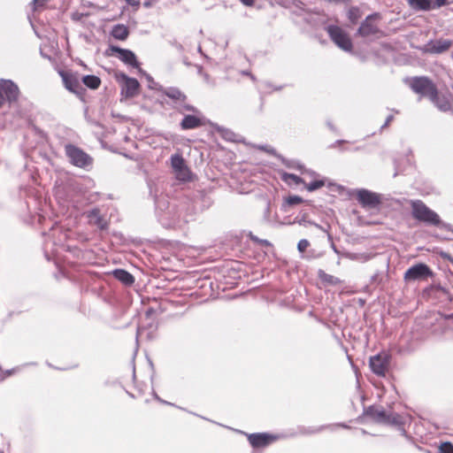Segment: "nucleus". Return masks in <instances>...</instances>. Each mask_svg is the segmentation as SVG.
Here are the masks:
<instances>
[{
    "label": "nucleus",
    "mask_w": 453,
    "mask_h": 453,
    "mask_svg": "<svg viewBox=\"0 0 453 453\" xmlns=\"http://www.w3.org/2000/svg\"><path fill=\"white\" fill-rule=\"evenodd\" d=\"M154 202L157 220L165 228L175 227L181 222L189 221L188 215L184 212L185 204L170 203L165 197H156Z\"/></svg>",
    "instance_id": "1"
},
{
    "label": "nucleus",
    "mask_w": 453,
    "mask_h": 453,
    "mask_svg": "<svg viewBox=\"0 0 453 453\" xmlns=\"http://www.w3.org/2000/svg\"><path fill=\"white\" fill-rule=\"evenodd\" d=\"M363 415L373 422L400 427L403 425V418L395 411H387L383 407L375 404L364 407Z\"/></svg>",
    "instance_id": "2"
},
{
    "label": "nucleus",
    "mask_w": 453,
    "mask_h": 453,
    "mask_svg": "<svg viewBox=\"0 0 453 453\" xmlns=\"http://www.w3.org/2000/svg\"><path fill=\"white\" fill-rule=\"evenodd\" d=\"M411 216L414 219L422 222L427 226H434L440 227L441 226L442 220L439 214L429 208L421 200H411Z\"/></svg>",
    "instance_id": "3"
},
{
    "label": "nucleus",
    "mask_w": 453,
    "mask_h": 453,
    "mask_svg": "<svg viewBox=\"0 0 453 453\" xmlns=\"http://www.w3.org/2000/svg\"><path fill=\"white\" fill-rule=\"evenodd\" d=\"M114 77L121 85V96L126 98H133L139 94L141 84L136 78L129 77L120 71L116 72Z\"/></svg>",
    "instance_id": "4"
},
{
    "label": "nucleus",
    "mask_w": 453,
    "mask_h": 453,
    "mask_svg": "<svg viewBox=\"0 0 453 453\" xmlns=\"http://www.w3.org/2000/svg\"><path fill=\"white\" fill-rule=\"evenodd\" d=\"M65 150L67 157L73 165L86 169L92 165L93 158L78 146L68 143L65 146Z\"/></svg>",
    "instance_id": "5"
},
{
    "label": "nucleus",
    "mask_w": 453,
    "mask_h": 453,
    "mask_svg": "<svg viewBox=\"0 0 453 453\" xmlns=\"http://www.w3.org/2000/svg\"><path fill=\"white\" fill-rule=\"evenodd\" d=\"M326 30L332 42L344 51H351L353 49L352 41L346 31L337 25H328Z\"/></svg>",
    "instance_id": "6"
},
{
    "label": "nucleus",
    "mask_w": 453,
    "mask_h": 453,
    "mask_svg": "<svg viewBox=\"0 0 453 453\" xmlns=\"http://www.w3.org/2000/svg\"><path fill=\"white\" fill-rule=\"evenodd\" d=\"M381 19L380 12H372L365 17V19L360 23L355 35L366 38L368 36L376 35L380 34V28L379 27L377 21Z\"/></svg>",
    "instance_id": "7"
},
{
    "label": "nucleus",
    "mask_w": 453,
    "mask_h": 453,
    "mask_svg": "<svg viewBox=\"0 0 453 453\" xmlns=\"http://www.w3.org/2000/svg\"><path fill=\"white\" fill-rule=\"evenodd\" d=\"M411 88L417 94L430 99L437 95V88L433 81L426 76H416L412 78Z\"/></svg>",
    "instance_id": "8"
},
{
    "label": "nucleus",
    "mask_w": 453,
    "mask_h": 453,
    "mask_svg": "<svg viewBox=\"0 0 453 453\" xmlns=\"http://www.w3.org/2000/svg\"><path fill=\"white\" fill-rule=\"evenodd\" d=\"M114 54H116L119 59L125 65L136 69L140 68L141 63L138 61L136 55L133 50L111 44L105 50V55L111 56Z\"/></svg>",
    "instance_id": "9"
},
{
    "label": "nucleus",
    "mask_w": 453,
    "mask_h": 453,
    "mask_svg": "<svg viewBox=\"0 0 453 453\" xmlns=\"http://www.w3.org/2000/svg\"><path fill=\"white\" fill-rule=\"evenodd\" d=\"M391 355L385 351H380L369 358V366L371 371L380 377H385L390 366Z\"/></svg>",
    "instance_id": "10"
},
{
    "label": "nucleus",
    "mask_w": 453,
    "mask_h": 453,
    "mask_svg": "<svg viewBox=\"0 0 453 453\" xmlns=\"http://www.w3.org/2000/svg\"><path fill=\"white\" fill-rule=\"evenodd\" d=\"M356 198L358 203L365 209H376L382 203V195L366 188L357 190Z\"/></svg>",
    "instance_id": "11"
},
{
    "label": "nucleus",
    "mask_w": 453,
    "mask_h": 453,
    "mask_svg": "<svg viewBox=\"0 0 453 453\" xmlns=\"http://www.w3.org/2000/svg\"><path fill=\"white\" fill-rule=\"evenodd\" d=\"M239 432L247 436L249 443L255 450L258 449L266 448L278 439L277 435L265 432L252 434H248L243 431Z\"/></svg>",
    "instance_id": "12"
},
{
    "label": "nucleus",
    "mask_w": 453,
    "mask_h": 453,
    "mask_svg": "<svg viewBox=\"0 0 453 453\" xmlns=\"http://www.w3.org/2000/svg\"><path fill=\"white\" fill-rule=\"evenodd\" d=\"M434 275L432 269L425 263H418L407 269L404 273L406 281H414L427 279Z\"/></svg>",
    "instance_id": "13"
},
{
    "label": "nucleus",
    "mask_w": 453,
    "mask_h": 453,
    "mask_svg": "<svg viewBox=\"0 0 453 453\" xmlns=\"http://www.w3.org/2000/svg\"><path fill=\"white\" fill-rule=\"evenodd\" d=\"M59 75L62 78L65 88L82 99L86 93V88L81 85L77 76L70 72L63 70L59 71Z\"/></svg>",
    "instance_id": "14"
},
{
    "label": "nucleus",
    "mask_w": 453,
    "mask_h": 453,
    "mask_svg": "<svg viewBox=\"0 0 453 453\" xmlns=\"http://www.w3.org/2000/svg\"><path fill=\"white\" fill-rule=\"evenodd\" d=\"M409 6L416 12H430L449 4V0H406Z\"/></svg>",
    "instance_id": "15"
},
{
    "label": "nucleus",
    "mask_w": 453,
    "mask_h": 453,
    "mask_svg": "<svg viewBox=\"0 0 453 453\" xmlns=\"http://www.w3.org/2000/svg\"><path fill=\"white\" fill-rule=\"evenodd\" d=\"M208 119L200 112L195 114H184L180 127L181 130H191L203 127L208 123Z\"/></svg>",
    "instance_id": "16"
},
{
    "label": "nucleus",
    "mask_w": 453,
    "mask_h": 453,
    "mask_svg": "<svg viewBox=\"0 0 453 453\" xmlns=\"http://www.w3.org/2000/svg\"><path fill=\"white\" fill-rule=\"evenodd\" d=\"M191 202L195 213L208 209L212 203L211 196L205 190L194 191L192 194Z\"/></svg>",
    "instance_id": "17"
},
{
    "label": "nucleus",
    "mask_w": 453,
    "mask_h": 453,
    "mask_svg": "<svg viewBox=\"0 0 453 453\" xmlns=\"http://www.w3.org/2000/svg\"><path fill=\"white\" fill-rule=\"evenodd\" d=\"M0 91L9 104L15 103L19 99V89L12 80H0Z\"/></svg>",
    "instance_id": "18"
},
{
    "label": "nucleus",
    "mask_w": 453,
    "mask_h": 453,
    "mask_svg": "<svg viewBox=\"0 0 453 453\" xmlns=\"http://www.w3.org/2000/svg\"><path fill=\"white\" fill-rule=\"evenodd\" d=\"M452 41L449 39H437L428 41L422 48L423 52L429 54H441L449 50Z\"/></svg>",
    "instance_id": "19"
},
{
    "label": "nucleus",
    "mask_w": 453,
    "mask_h": 453,
    "mask_svg": "<svg viewBox=\"0 0 453 453\" xmlns=\"http://www.w3.org/2000/svg\"><path fill=\"white\" fill-rule=\"evenodd\" d=\"M336 427H342V428H345V429H349L350 428V426H348L345 423H336V424H333V425H321V426H298L297 430H298V434H302V435H311V434H316L321 433L325 429H330L331 431H334V429Z\"/></svg>",
    "instance_id": "20"
},
{
    "label": "nucleus",
    "mask_w": 453,
    "mask_h": 453,
    "mask_svg": "<svg viewBox=\"0 0 453 453\" xmlns=\"http://www.w3.org/2000/svg\"><path fill=\"white\" fill-rule=\"evenodd\" d=\"M156 90L173 100L175 104H181L187 100V96L176 87H163L158 85Z\"/></svg>",
    "instance_id": "21"
},
{
    "label": "nucleus",
    "mask_w": 453,
    "mask_h": 453,
    "mask_svg": "<svg viewBox=\"0 0 453 453\" xmlns=\"http://www.w3.org/2000/svg\"><path fill=\"white\" fill-rule=\"evenodd\" d=\"M208 124L226 141L227 142H239V135L233 132L231 129L226 128L218 125L217 123H213L211 121H208Z\"/></svg>",
    "instance_id": "22"
},
{
    "label": "nucleus",
    "mask_w": 453,
    "mask_h": 453,
    "mask_svg": "<svg viewBox=\"0 0 453 453\" xmlns=\"http://www.w3.org/2000/svg\"><path fill=\"white\" fill-rule=\"evenodd\" d=\"M114 279L121 282L125 286H132L134 282V277L126 269L117 268L111 272Z\"/></svg>",
    "instance_id": "23"
},
{
    "label": "nucleus",
    "mask_w": 453,
    "mask_h": 453,
    "mask_svg": "<svg viewBox=\"0 0 453 453\" xmlns=\"http://www.w3.org/2000/svg\"><path fill=\"white\" fill-rule=\"evenodd\" d=\"M130 31L127 26L124 24H116L111 27V35L119 41H126L129 36Z\"/></svg>",
    "instance_id": "24"
},
{
    "label": "nucleus",
    "mask_w": 453,
    "mask_h": 453,
    "mask_svg": "<svg viewBox=\"0 0 453 453\" xmlns=\"http://www.w3.org/2000/svg\"><path fill=\"white\" fill-rule=\"evenodd\" d=\"M293 223H297L300 226H314L318 229H319V230H321L323 232L327 233V230L326 228H324L322 226H320V225L317 224L316 222L309 219H308V214L306 212L300 213L299 215H297L295 218Z\"/></svg>",
    "instance_id": "25"
},
{
    "label": "nucleus",
    "mask_w": 453,
    "mask_h": 453,
    "mask_svg": "<svg viewBox=\"0 0 453 453\" xmlns=\"http://www.w3.org/2000/svg\"><path fill=\"white\" fill-rule=\"evenodd\" d=\"M430 100L434 103V104L443 112L451 111V104L450 102L444 96H440L439 91L437 90L436 97H430Z\"/></svg>",
    "instance_id": "26"
},
{
    "label": "nucleus",
    "mask_w": 453,
    "mask_h": 453,
    "mask_svg": "<svg viewBox=\"0 0 453 453\" xmlns=\"http://www.w3.org/2000/svg\"><path fill=\"white\" fill-rule=\"evenodd\" d=\"M304 200L303 197L297 195H290L287 197H285L282 204H281V210L285 212L288 211V209L290 207L296 206L297 204H300L303 203Z\"/></svg>",
    "instance_id": "27"
},
{
    "label": "nucleus",
    "mask_w": 453,
    "mask_h": 453,
    "mask_svg": "<svg viewBox=\"0 0 453 453\" xmlns=\"http://www.w3.org/2000/svg\"><path fill=\"white\" fill-rule=\"evenodd\" d=\"M82 83L90 89H97L101 85V79L94 74H87L81 78Z\"/></svg>",
    "instance_id": "28"
},
{
    "label": "nucleus",
    "mask_w": 453,
    "mask_h": 453,
    "mask_svg": "<svg viewBox=\"0 0 453 453\" xmlns=\"http://www.w3.org/2000/svg\"><path fill=\"white\" fill-rule=\"evenodd\" d=\"M318 277L322 282L330 286H337L342 283V280L339 278L326 273L322 269L318 271Z\"/></svg>",
    "instance_id": "29"
},
{
    "label": "nucleus",
    "mask_w": 453,
    "mask_h": 453,
    "mask_svg": "<svg viewBox=\"0 0 453 453\" xmlns=\"http://www.w3.org/2000/svg\"><path fill=\"white\" fill-rule=\"evenodd\" d=\"M362 12L358 6H351L347 12V18L351 24H357Z\"/></svg>",
    "instance_id": "30"
},
{
    "label": "nucleus",
    "mask_w": 453,
    "mask_h": 453,
    "mask_svg": "<svg viewBox=\"0 0 453 453\" xmlns=\"http://www.w3.org/2000/svg\"><path fill=\"white\" fill-rule=\"evenodd\" d=\"M171 164L174 172L184 168L187 165L185 159L180 154H174L171 157Z\"/></svg>",
    "instance_id": "31"
},
{
    "label": "nucleus",
    "mask_w": 453,
    "mask_h": 453,
    "mask_svg": "<svg viewBox=\"0 0 453 453\" xmlns=\"http://www.w3.org/2000/svg\"><path fill=\"white\" fill-rule=\"evenodd\" d=\"M326 179L314 180L309 183L304 182V187L309 192H313L326 185Z\"/></svg>",
    "instance_id": "32"
},
{
    "label": "nucleus",
    "mask_w": 453,
    "mask_h": 453,
    "mask_svg": "<svg viewBox=\"0 0 453 453\" xmlns=\"http://www.w3.org/2000/svg\"><path fill=\"white\" fill-rule=\"evenodd\" d=\"M176 178L181 181H188L191 179V172L188 165L175 172Z\"/></svg>",
    "instance_id": "33"
},
{
    "label": "nucleus",
    "mask_w": 453,
    "mask_h": 453,
    "mask_svg": "<svg viewBox=\"0 0 453 453\" xmlns=\"http://www.w3.org/2000/svg\"><path fill=\"white\" fill-rule=\"evenodd\" d=\"M281 179L286 182L291 180L296 185L304 184L303 179L295 173L285 172L281 174Z\"/></svg>",
    "instance_id": "34"
},
{
    "label": "nucleus",
    "mask_w": 453,
    "mask_h": 453,
    "mask_svg": "<svg viewBox=\"0 0 453 453\" xmlns=\"http://www.w3.org/2000/svg\"><path fill=\"white\" fill-rule=\"evenodd\" d=\"M138 73H139L140 74L143 75V76L146 78V80H147V81H148V82H149V88H150V89H156V88H158V85H159V84H158V83H157V82L154 81L153 77H152L150 74H149L148 73H146V71H144L142 68H141V67H140V68L138 69Z\"/></svg>",
    "instance_id": "35"
},
{
    "label": "nucleus",
    "mask_w": 453,
    "mask_h": 453,
    "mask_svg": "<svg viewBox=\"0 0 453 453\" xmlns=\"http://www.w3.org/2000/svg\"><path fill=\"white\" fill-rule=\"evenodd\" d=\"M373 255L368 253H352L349 255V258L352 260H357L360 262L369 261Z\"/></svg>",
    "instance_id": "36"
},
{
    "label": "nucleus",
    "mask_w": 453,
    "mask_h": 453,
    "mask_svg": "<svg viewBox=\"0 0 453 453\" xmlns=\"http://www.w3.org/2000/svg\"><path fill=\"white\" fill-rule=\"evenodd\" d=\"M180 107L178 109V111L180 113H183V111H192L194 113H198V114H200V112H201L196 107H195L194 105L189 104H185V102L180 104Z\"/></svg>",
    "instance_id": "37"
},
{
    "label": "nucleus",
    "mask_w": 453,
    "mask_h": 453,
    "mask_svg": "<svg viewBox=\"0 0 453 453\" xmlns=\"http://www.w3.org/2000/svg\"><path fill=\"white\" fill-rule=\"evenodd\" d=\"M257 149L261 151H265L270 155H273L276 157H281L280 155H279L276 151V150L269 145H266V144H263V145H258L257 146Z\"/></svg>",
    "instance_id": "38"
},
{
    "label": "nucleus",
    "mask_w": 453,
    "mask_h": 453,
    "mask_svg": "<svg viewBox=\"0 0 453 453\" xmlns=\"http://www.w3.org/2000/svg\"><path fill=\"white\" fill-rule=\"evenodd\" d=\"M440 453H453V444L449 441L441 442L439 447Z\"/></svg>",
    "instance_id": "39"
},
{
    "label": "nucleus",
    "mask_w": 453,
    "mask_h": 453,
    "mask_svg": "<svg viewBox=\"0 0 453 453\" xmlns=\"http://www.w3.org/2000/svg\"><path fill=\"white\" fill-rule=\"evenodd\" d=\"M95 224L100 230H106L109 226V223L102 216H97V219L95 220Z\"/></svg>",
    "instance_id": "40"
},
{
    "label": "nucleus",
    "mask_w": 453,
    "mask_h": 453,
    "mask_svg": "<svg viewBox=\"0 0 453 453\" xmlns=\"http://www.w3.org/2000/svg\"><path fill=\"white\" fill-rule=\"evenodd\" d=\"M383 280V275L380 272H376L373 275L371 276L370 282L372 284L380 285Z\"/></svg>",
    "instance_id": "41"
},
{
    "label": "nucleus",
    "mask_w": 453,
    "mask_h": 453,
    "mask_svg": "<svg viewBox=\"0 0 453 453\" xmlns=\"http://www.w3.org/2000/svg\"><path fill=\"white\" fill-rule=\"evenodd\" d=\"M310 242L306 239H301L297 243V250L300 253H303L309 247Z\"/></svg>",
    "instance_id": "42"
},
{
    "label": "nucleus",
    "mask_w": 453,
    "mask_h": 453,
    "mask_svg": "<svg viewBox=\"0 0 453 453\" xmlns=\"http://www.w3.org/2000/svg\"><path fill=\"white\" fill-rule=\"evenodd\" d=\"M49 0H33L32 1V9L33 11H37L40 8L45 6Z\"/></svg>",
    "instance_id": "43"
},
{
    "label": "nucleus",
    "mask_w": 453,
    "mask_h": 453,
    "mask_svg": "<svg viewBox=\"0 0 453 453\" xmlns=\"http://www.w3.org/2000/svg\"><path fill=\"white\" fill-rule=\"evenodd\" d=\"M326 125L331 132L334 134H339V129L334 126L331 119H326Z\"/></svg>",
    "instance_id": "44"
},
{
    "label": "nucleus",
    "mask_w": 453,
    "mask_h": 453,
    "mask_svg": "<svg viewBox=\"0 0 453 453\" xmlns=\"http://www.w3.org/2000/svg\"><path fill=\"white\" fill-rule=\"evenodd\" d=\"M293 4L302 12H305V4L302 0H294Z\"/></svg>",
    "instance_id": "45"
},
{
    "label": "nucleus",
    "mask_w": 453,
    "mask_h": 453,
    "mask_svg": "<svg viewBox=\"0 0 453 453\" xmlns=\"http://www.w3.org/2000/svg\"><path fill=\"white\" fill-rule=\"evenodd\" d=\"M250 238L252 241H254L256 242H260L263 246H265V247L271 246V242L267 240H261L258 237L254 236V235H251Z\"/></svg>",
    "instance_id": "46"
},
{
    "label": "nucleus",
    "mask_w": 453,
    "mask_h": 453,
    "mask_svg": "<svg viewBox=\"0 0 453 453\" xmlns=\"http://www.w3.org/2000/svg\"><path fill=\"white\" fill-rule=\"evenodd\" d=\"M152 395H153V397H154V399H155V400H157V402H159V403H163V404H167V405H173V406H174V404H173V403H169V402H167V401L163 400L162 398H160V397L158 396V395H157L154 390L152 391Z\"/></svg>",
    "instance_id": "47"
},
{
    "label": "nucleus",
    "mask_w": 453,
    "mask_h": 453,
    "mask_svg": "<svg viewBox=\"0 0 453 453\" xmlns=\"http://www.w3.org/2000/svg\"><path fill=\"white\" fill-rule=\"evenodd\" d=\"M97 216H101L100 215V211L97 208L92 209L89 211V213H88V218H90V219H97Z\"/></svg>",
    "instance_id": "48"
},
{
    "label": "nucleus",
    "mask_w": 453,
    "mask_h": 453,
    "mask_svg": "<svg viewBox=\"0 0 453 453\" xmlns=\"http://www.w3.org/2000/svg\"><path fill=\"white\" fill-rule=\"evenodd\" d=\"M346 142H348L346 140H342V139L336 140L334 142H333L332 144L329 145V148L330 149H334L336 146L341 145V144H344Z\"/></svg>",
    "instance_id": "49"
},
{
    "label": "nucleus",
    "mask_w": 453,
    "mask_h": 453,
    "mask_svg": "<svg viewBox=\"0 0 453 453\" xmlns=\"http://www.w3.org/2000/svg\"><path fill=\"white\" fill-rule=\"evenodd\" d=\"M441 229H445L447 231H450L453 233V226L450 225L449 223H447V222H442L441 224Z\"/></svg>",
    "instance_id": "50"
},
{
    "label": "nucleus",
    "mask_w": 453,
    "mask_h": 453,
    "mask_svg": "<svg viewBox=\"0 0 453 453\" xmlns=\"http://www.w3.org/2000/svg\"><path fill=\"white\" fill-rule=\"evenodd\" d=\"M126 3L131 6H139L140 1L139 0H125Z\"/></svg>",
    "instance_id": "51"
},
{
    "label": "nucleus",
    "mask_w": 453,
    "mask_h": 453,
    "mask_svg": "<svg viewBox=\"0 0 453 453\" xmlns=\"http://www.w3.org/2000/svg\"><path fill=\"white\" fill-rule=\"evenodd\" d=\"M20 370V367L18 366V367H14V368H12V369H9L5 372V373L10 376V375H12L14 372H18Z\"/></svg>",
    "instance_id": "52"
},
{
    "label": "nucleus",
    "mask_w": 453,
    "mask_h": 453,
    "mask_svg": "<svg viewBox=\"0 0 453 453\" xmlns=\"http://www.w3.org/2000/svg\"><path fill=\"white\" fill-rule=\"evenodd\" d=\"M240 2L246 6H252L255 3V0H240Z\"/></svg>",
    "instance_id": "53"
},
{
    "label": "nucleus",
    "mask_w": 453,
    "mask_h": 453,
    "mask_svg": "<svg viewBox=\"0 0 453 453\" xmlns=\"http://www.w3.org/2000/svg\"><path fill=\"white\" fill-rule=\"evenodd\" d=\"M435 288H436L437 290L441 291V293H443V294H448V293H449L448 289H447L446 288L442 287V286H441V285H440V284H439V285H437V286H435Z\"/></svg>",
    "instance_id": "54"
},
{
    "label": "nucleus",
    "mask_w": 453,
    "mask_h": 453,
    "mask_svg": "<svg viewBox=\"0 0 453 453\" xmlns=\"http://www.w3.org/2000/svg\"><path fill=\"white\" fill-rule=\"evenodd\" d=\"M441 257L446 260H448L449 262H450V258L452 257L451 255H449V253L447 252H441Z\"/></svg>",
    "instance_id": "55"
},
{
    "label": "nucleus",
    "mask_w": 453,
    "mask_h": 453,
    "mask_svg": "<svg viewBox=\"0 0 453 453\" xmlns=\"http://www.w3.org/2000/svg\"><path fill=\"white\" fill-rule=\"evenodd\" d=\"M441 257L446 260H448L449 262H450V258L452 257L451 255H449V253L447 252H441Z\"/></svg>",
    "instance_id": "56"
},
{
    "label": "nucleus",
    "mask_w": 453,
    "mask_h": 453,
    "mask_svg": "<svg viewBox=\"0 0 453 453\" xmlns=\"http://www.w3.org/2000/svg\"><path fill=\"white\" fill-rule=\"evenodd\" d=\"M262 84H263V86H264L265 88H272V89L273 88V86H274V85H273V83H272V82H270V81H263V82H262Z\"/></svg>",
    "instance_id": "57"
},
{
    "label": "nucleus",
    "mask_w": 453,
    "mask_h": 453,
    "mask_svg": "<svg viewBox=\"0 0 453 453\" xmlns=\"http://www.w3.org/2000/svg\"><path fill=\"white\" fill-rule=\"evenodd\" d=\"M394 119V116L393 115H388L385 120L384 123H386V125H389V123Z\"/></svg>",
    "instance_id": "58"
},
{
    "label": "nucleus",
    "mask_w": 453,
    "mask_h": 453,
    "mask_svg": "<svg viewBox=\"0 0 453 453\" xmlns=\"http://www.w3.org/2000/svg\"><path fill=\"white\" fill-rule=\"evenodd\" d=\"M154 313V309L153 308H149L146 312H145V315L147 318H150V316Z\"/></svg>",
    "instance_id": "59"
},
{
    "label": "nucleus",
    "mask_w": 453,
    "mask_h": 453,
    "mask_svg": "<svg viewBox=\"0 0 453 453\" xmlns=\"http://www.w3.org/2000/svg\"><path fill=\"white\" fill-rule=\"evenodd\" d=\"M285 87H286V85L273 86V91H280V90L283 89Z\"/></svg>",
    "instance_id": "60"
},
{
    "label": "nucleus",
    "mask_w": 453,
    "mask_h": 453,
    "mask_svg": "<svg viewBox=\"0 0 453 453\" xmlns=\"http://www.w3.org/2000/svg\"><path fill=\"white\" fill-rule=\"evenodd\" d=\"M28 365L36 366L37 363L36 362L26 363V364L22 365L21 367H26V366H28Z\"/></svg>",
    "instance_id": "61"
},
{
    "label": "nucleus",
    "mask_w": 453,
    "mask_h": 453,
    "mask_svg": "<svg viewBox=\"0 0 453 453\" xmlns=\"http://www.w3.org/2000/svg\"><path fill=\"white\" fill-rule=\"evenodd\" d=\"M175 47L176 49L179 50V51H182L183 50V46L180 44V43H175Z\"/></svg>",
    "instance_id": "62"
},
{
    "label": "nucleus",
    "mask_w": 453,
    "mask_h": 453,
    "mask_svg": "<svg viewBox=\"0 0 453 453\" xmlns=\"http://www.w3.org/2000/svg\"><path fill=\"white\" fill-rule=\"evenodd\" d=\"M243 74H244V75H249L252 80H255L254 75H253V74H251V73H250V72H249V71H244V72H243Z\"/></svg>",
    "instance_id": "63"
},
{
    "label": "nucleus",
    "mask_w": 453,
    "mask_h": 453,
    "mask_svg": "<svg viewBox=\"0 0 453 453\" xmlns=\"http://www.w3.org/2000/svg\"><path fill=\"white\" fill-rule=\"evenodd\" d=\"M331 247L335 253H337V254L339 253V251L334 242H332Z\"/></svg>",
    "instance_id": "64"
}]
</instances>
